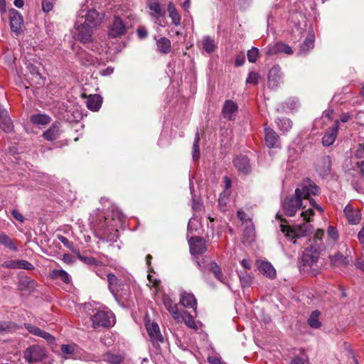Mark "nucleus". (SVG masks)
<instances>
[{
  "instance_id": "nucleus-29",
  "label": "nucleus",
  "mask_w": 364,
  "mask_h": 364,
  "mask_svg": "<svg viewBox=\"0 0 364 364\" xmlns=\"http://www.w3.org/2000/svg\"><path fill=\"white\" fill-rule=\"evenodd\" d=\"M60 122H55L50 129H48L43 133L44 138L48 141H53L56 139L59 136L60 133Z\"/></svg>"
},
{
  "instance_id": "nucleus-49",
  "label": "nucleus",
  "mask_w": 364,
  "mask_h": 364,
  "mask_svg": "<svg viewBox=\"0 0 364 364\" xmlns=\"http://www.w3.org/2000/svg\"><path fill=\"white\" fill-rule=\"evenodd\" d=\"M208 270L212 272L215 277L220 282H225L223 279V277H222V274H221V272H220V267L214 262H210V264H209V268L208 269Z\"/></svg>"
},
{
  "instance_id": "nucleus-23",
  "label": "nucleus",
  "mask_w": 364,
  "mask_h": 364,
  "mask_svg": "<svg viewBox=\"0 0 364 364\" xmlns=\"http://www.w3.org/2000/svg\"><path fill=\"white\" fill-rule=\"evenodd\" d=\"M338 124L339 121L336 120L333 127L324 134L322 139L323 146H328L335 141L337 136Z\"/></svg>"
},
{
  "instance_id": "nucleus-15",
  "label": "nucleus",
  "mask_w": 364,
  "mask_h": 364,
  "mask_svg": "<svg viewBox=\"0 0 364 364\" xmlns=\"http://www.w3.org/2000/svg\"><path fill=\"white\" fill-rule=\"evenodd\" d=\"M146 4L150 10V15L155 19V23L161 26H164V23L160 20L163 16V11L161 8L159 0H147Z\"/></svg>"
},
{
  "instance_id": "nucleus-46",
  "label": "nucleus",
  "mask_w": 364,
  "mask_h": 364,
  "mask_svg": "<svg viewBox=\"0 0 364 364\" xmlns=\"http://www.w3.org/2000/svg\"><path fill=\"white\" fill-rule=\"evenodd\" d=\"M276 123L282 132H288L292 127V122L287 118L278 119Z\"/></svg>"
},
{
  "instance_id": "nucleus-2",
  "label": "nucleus",
  "mask_w": 364,
  "mask_h": 364,
  "mask_svg": "<svg viewBox=\"0 0 364 364\" xmlns=\"http://www.w3.org/2000/svg\"><path fill=\"white\" fill-rule=\"evenodd\" d=\"M90 5L91 4H89L88 1L82 5L77 12L76 20L82 21V23H85L92 28H95L101 23L102 17L95 8L90 7Z\"/></svg>"
},
{
  "instance_id": "nucleus-18",
  "label": "nucleus",
  "mask_w": 364,
  "mask_h": 364,
  "mask_svg": "<svg viewBox=\"0 0 364 364\" xmlns=\"http://www.w3.org/2000/svg\"><path fill=\"white\" fill-rule=\"evenodd\" d=\"M25 328L31 334L45 339L48 343L53 344L55 341L53 336L31 323H25Z\"/></svg>"
},
{
  "instance_id": "nucleus-20",
  "label": "nucleus",
  "mask_w": 364,
  "mask_h": 364,
  "mask_svg": "<svg viewBox=\"0 0 364 364\" xmlns=\"http://www.w3.org/2000/svg\"><path fill=\"white\" fill-rule=\"evenodd\" d=\"M331 161L328 156H323L316 164V171L320 176L324 177L331 172Z\"/></svg>"
},
{
  "instance_id": "nucleus-64",
  "label": "nucleus",
  "mask_w": 364,
  "mask_h": 364,
  "mask_svg": "<svg viewBox=\"0 0 364 364\" xmlns=\"http://www.w3.org/2000/svg\"><path fill=\"white\" fill-rule=\"evenodd\" d=\"M198 224V220L196 218H192L190 219L188 224V231L193 232L197 229V225Z\"/></svg>"
},
{
  "instance_id": "nucleus-62",
  "label": "nucleus",
  "mask_w": 364,
  "mask_h": 364,
  "mask_svg": "<svg viewBox=\"0 0 364 364\" xmlns=\"http://www.w3.org/2000/svg\"><path fill=\"white\" fill-rule=\"evenodd\" d=\"M279 48H280L279 53H286L287 55L293 54L292 48L286 44V43L280 42V47Z\"/></svg>"
},
{
  "instance_id": "nucleus-8",
  "label": "nucleus",
  "mask_w": 364,
  "mask_h": 364,
  "mask_svg": "<svg viewBox=\"0 0 364 364\" xmlns=\"http://www.w3.org/2000/svg\"><path fill=\"white\" fill-rule=\"evenodd\" d=\"M144 321L150 341L155 348L159 347L160 343L164 342V337L161 333L159 326L156 322L151 321L148 316L145 317Z\"/></svg>"
},
{
  "instance_id": "nucleus-5",
  "label": "nucleus",
  "mask_w": 364,
  "mask_h": 364,
  "mask_svg": "<svg viewBox=\"0 0 364 364\" xmlns=\"http://www.w3.org/2000/svg\"><path fill=\"white\" fill-rule=\"evenodd\" d=\"M92 326L95 328L100 327L109 328L115 323V317L110 311H97L92 316Z\"/></svg>"
},
{
  "instance_id": "nucleus-42",
  "label": "nucleus",
  "mask_w": 364,
  "mask_h": 364,
  "mask_svg": "<svg viewBox=\"0 0 364 364\" xmlns=\"http://www.w3.org/2000/svg\"><path fill=\"white\" fill-rule=\"evenodd\" d=\"M242 287H249L252 283V277L247 272L240 271L237 272Z\"/></svg>"
},
{
  "instance_id": "nucleus-27",
  "label": "nucleus",
  "mask_w": 364,
  "mask_h": 364,
  "mask_svg": "<svg viewBox=\"0 0 364 364\" xmlns=\"http://www.w3.org/2000/svg\"><path fill=\"white\" fill-rule=\"evenodd\" d=\"M235 166L243 173H247L250 171L249 159L244 156H238L234 160Z\"/></svg>"
},
{
  "instance_id": "nucleus-16",
  "label": "nucleus",
  "mask_w": 364,
  "mask_h": 364,
  "mask_svg": "<svg viewBox=\"0 0 364 364\" xmlns=\"http://www.w3.org/2000/svg\"><path fill=\"white\" fill-rule=\"evenodd\" d=\"M282 73L278 65H274L268 73V87L271 89L277 88L282 81Z\"/></svg>"
},
{
  "instance_id": "nucleus-7",
  "label": "nucleus",
  "mask_w": 364,
  "mask_h": 364,
  "mask_svg": "<svg viewBox=\"0 0 364 364\" xmlns=\"http://www.w3.org/2000/svg\"><path fill=\"white\" fill-rule=\"evenodd\" d=\"M104 222L105 225L99 226V230H102L103 237L107 241L115 242L119 237V230L115 228L118 226L117 223L120 222L119 216H118L117 220L114 218L109 220L108 218H105Z\"/></svg>"
},
{
  "instance_id": "nucleus-41",
  "label": "nucleus",
  "mask_w": 364,
  "mask_h": 364,
  "mask_svg": "<svg viewBox=\"0 0 364 364\" xmlns=\"http://www.w3.org/2000/svg\"><path fill=\"white\" fill-rule=\"evenodd\" d=\"M195 259L201 272H205L209 268V264L211 262L210 258L206 256H198L195 257Z\"/></svg>"
},
{
  "instance_id": "nucleus-43",
  "label": "nucleus",
  "mask_w": 364,
  "mask_h": 364,
  "mask_svg": "<svg viewBox=\"0 0 364 364\" xmlns=\"http://www.w3.org/2000/svg\"><path fill=\"white\" fill-rule=\"evenodd\" d=\"M319 315L320 312L318 311H314L309 318H308L309 325L314 328H318L321 326V323L319 321Z\"/></svg>"
},
{
  "instance_id": "nucleus-54",
  "label": "nucleus",
  "mask_w": 364,
  "mask_h": 364,
  "mask_svg": "<svg viewBox=\"0 0 364 364\" xmlns=\"http://www.w3.org/2000/svg\"><path fill=\"white\" fill-rule=\"evenodd\" d=\"M28 68V70H29L31 74L33 76H35L39 80H41V82H38V83L41 84V83L43 82V77H41L40 72H39V69L37 66L33 65H29Z\"/></svg>"
},
{
  "instance_id": "nucleus-26",
  "label": "nucleus",
  "mask_w": 364,
  "mask_h": 364,
  "mask_svg": "<svg viewBox=\"0 0 364 364\" xmlns=\"http://www.w3.org/2000/svg\"><path fill=\"white\" fill-rule=\"evenodd\" d=\"M164 304L166 309L172 315L173 318L177 321H181V314L178 310L177 305L168 297L164 299Z\"/></svg>"
},
{
  "instance_id": "nucleus-45",
  "label": "nucleus",
  "mask_w": 364,
  "mask_h": 364,
  "mask_svg": "<svg viewBox=\"0 0 364 364\" xmlns=\"http://www.w3.org/2000/svg\"><path fill=\"white\" fill-rule=\"evenodd\" d=\"M202 45L203 49L207 53L213 52L215 48V43L213 39H212L210 36H205L203 39Z\"/></svg>"
},
{
  "instance_id": "nucleus-22",
  "label": "nucleus",
  "mask_w": 364,
  "mask_h": 364,
  "mask_svg": "<svg viewBox=\"0 0 364 364\" xmlns=\"http://www.w3.org/2000/svg\"><path fill=\"white\" fill-rule=\"evenodd\" d=\"M265 143L269 148H276L279 145V135L270 127H265Z\"/></svg>"
},
{
  "instance_id": "nucleus-24",
  "label": "nucleus",
  "mask_w": 364,
  "mask_h": 364,
  "mask_svg": "<svg viewBox=\"0 0 364 364\" xmlns=\"http://www.w3.org/2000/svg\"><path fill=\"white\" fill-rule=\"evenodd\" d=\"M180 303L184 307L191 308L196 309L197 301L195 296L192 293L186 292L185 291H181Z\"/></svg>"
},
{
  "instance_id": "nucleus-25",
  "label": "nucleus",
  "mask_w": 364,
  "mask_h": 364,
  "mask_svg": "<svg viewBox=\"0 0 364 364\" xmlns=\"http://www.w3.org/2000/svg\"><path fill=\"white\" fill-rule=\"evenodd\" d=\"M343 213L350 224L356 225L360 223L361 215L358 210H354L351 205H346Z\"/></svg>"
},
{
  "instance_id": "nucleus-4",
  "label": "nucleus",
  "mask_w": 364,
  "mask_h": 364,
  "mask_svg": "<svg viewBox=\"0 0 364 364\" xmlns=\"http://www.w3.org/2000/svg\"><path fill=\"white\" fill-rule=\"evenodd\" d=\"M237 216L244 225L242 241L244 244H250L255 241L256 237L254 224L242 210L237 211Z\"/></svg>"
},
{
  "instance_id": "nucleus-63",
  "label": "nucleus",
  "mask_w": 364,
  "mask_h": 364,
  "mask_svg": "<svg viewBox=\"0 0 364 364\" xmlns=\"http://www.w3.org/2000/svg\"><path fill=\"white\" fill-rule=\"evenodd\" d=\"M314 215V211L311 208H308L306 210H303L301 213V216L303 218L305 221H310L311 218Z\"/></svg>"
},
{
  "instance_id": "nucleus-6",
  "label": "nucleus",
  "mask_w": 364,
  "mask_h": 364,
  "mask_svg": "<svg viewBox=\"0 0 364 364\" xmlns=\"http://www.w3.org/2000/svg\"><path fill=\"white\" fill-rule=\"evenodd\" d=\"M319 193V187L310 179L304 180L301 184L296 188L295 196L300 198L301 201L303 200H308L311 198V196H316Z\"/></svg>"
},
{
  "instance_id": "nucleus-50",
  "label": "nucleus",
  "mask_w": 364,
  "mask_h": 364,
  "mask_svg": "<svg viewBox=\"0 0 364 364\" xmlns=\"http://www.w3.org/2000/svg\"><path fill=\"white\" fill-rule=\"evenodd\" d=\"M192 156L193 161H196L200 158V150H199V134L198 132L196 133L193 145V151Z\"/></svg>"
},
{
  "instance_id": "nucleus-39",
  "label": "nucleus",
  "mask_w": 364,
  "mask_h": 364,
  "mask_svg": "<svg viewBox=\"0 0 364 364\" xmlns=\"http://www.w3.org/2000/svg\"><path fill=\"white\" fill-rule=\"evenodd\" d=\"M0 243L9 250H17V246L13 240L4 233H0Z\"/></svg>"
},
{
  "instance_id": "nucleus-58",
  "label": "nucleus",
  "mask_w": 364,
  "mask_h": 364,
  "mask_svg": "<svg viewBox=\"0 0 364 364\" xmlns=\"http://www.w3.org/2000/svg\"><path fill=\"white\" fill-rule=\"evenodd\" d=\"M55 0H42V9L44 12L50 11L55 4Z\"/></svg>"
},
{
  "instance_id": "nucleus-3",
  "label": "nucleus",
  "mask_w": 364,
  "mask_h": 364,
  "mask_svg": "<svg viewBox=\"0 0 364 364\" xmlns=\"http://www.w3.org/2000/svg\"><path fill=\"white\" fill-rule=\"evenodd\" d=\"M313 229L310 224L303 223L291 227L284 224L280 225V230L284 234L285 237L289 240H293L295 243V239L304 237Z\"/></svg>"
},
{
  "instance_id": "nucleus-13",
  "label": "nucleus",
  "mask_w": 364,
  "mask_h": 364,
  "mask_svg": "<svg viewBox=\"0 0 364 364\" xmlns=\"http://www.w3.org/2000/svg\"><path fill=\"white\" fill-rule=\"evenodd\" d=\"M188 244L190 252L195 257L203 254L207 250L205 241L199 237H191L188 240Z\"/></svg>"
},
{
  "instance_id": "nucleus-56",
  "label": "nucleus",
  "mask_w": 364,
  "mask_h": 364,
  "mask_svg": "<svg viewBox=\"0 0 364 364\" xmlns=\"http://www.w3.org/2000/svg\"><path fill=\"white\" fill-rule=\"evenodd\" d=\"M78 258L85 263L90 265L98 266L100 262L92 257H83L78 254Z\"/></svg>"
},
{
  "instance_id": "nucleus-33",
  "label": "nucleus",
  "mask_w": 364,
  "mask_h": 364,
  "mask_svg": "<svg viewBox=\"0 0 364 364\" xmlns=\"http://www.w3.org/2000/svg\"><path fill=\"white\" fill-rule=\"evenodd\" d=\"M31 122L36 125H46L50 123V117L45 114H36L31 115L30 117Z\"/></svg>"
},
{
  "instance_id": "nucleus-31",
  "label": "nucleus",
  "mask_w": 364,
  "mask_h": 364,
  "mask_svg": "<svg viewBox=\"0 0 364 364\" xmlns=\"http://www.w3.org/2000/svg\"><path fill=\"white\" fill-rule=\"evenodd\" d=\"M259 270L269 279H274L276 277V270L269 262H262L259 266Z\"/></svg>"
},
{
  "instance_id": "nucleus-30",
  "label": "nucleus",
  "mask_w": 364,
  "mask_h": 364,
  "mask_svg": "<svg viewBox=\"0 0 364 364\" xmlns=\"http://www.w3.org/2000/svg\"><path fill=\"white\" fill-rule=\"evenodd\" d=\"M50 277L52 279H59L65 284H69L71 281L69 274L63 269H55L50 273Z\"/></svg>"
},
{
  "instance_id": "nucleus-21",
  "label": "nucleus",
  "mask_w": 364,
  "mask_h": 364,
  "mask_svg": "<svg viewBox=\"0 0 364 364\" xmlns=\"http://www.w3.org/2000/svg\"><path fill=\"white\" fill-rule=\"evenodd\" d=\"M237 109L238 107L235 102L232 100H226L223 107V114L225 118L233 120Z\"/></svg>"
},
{
  "instance_id": "nucleus-36",
  "label": "nucleus",
  "mask_w": 364,
  "mask_h": 364,
  "mask_svg": "<svg viewBox=\"0 0 364 364\" xmlns=\"http://www.w3.org/2000/svg\"><path fill=\"white\" fill-rule=\"evenodd\" d=\"M78 58L81 63L86 66L95 65L97 62L96 58L94 56L85 51L79 53Z\"/></svg>"
},
{
  "instance_id": "nucleus-9",
  "label": "nucleus",
  "mask_w": 364,
  "mask_h": 364,
  "mask_svg": "<svg viewBox=\"0 0 364 364\" xmlns=\"http://www.w3.org/2000/svg\"><path fill=\"white\" fill-rule=\"evenodd\" d=\"M92 27L82 23V21H78L76 20L73 31V36L75 39L82 43H86L92 40Z\"/></svg>"
},
{
  "instance_id": "nucleus-11",
  "label": "nucleus",
  "mask_w": 364,
  "mask_h": 364,
  "mask_svg": "<svg viewBox=\"0 0 364 364\" xmlns=\"http://www.w3.org/2000/svg\"><path fill=\"white\" fill-rule=\"evenodd\" d=\"M46 350L38 345H33L27 348L23 353L25 360L31 363L40 362L46 357Z\"/></svg>"
},
{
  "instance_id": "nucleus-55",
  "label": "nucleus",
  "mask_w": 364,
  "mask_h": 364,
  "mask_svg": "<svg viewBox=\"0 0 364 364\" xmlns=\"http://www.w3.org/2000/svg\"><path fill=\"white\" fill-rule=\"evenodd\" d=\"M331 264L333 265H339L344 263L345 258L341 253L335 254L330 257Z\"/></svg>"
},
{
  "instance_id": "nucleus-57",
  "label": "nucleus",
  "mask_w": 364,
  "mask_h": 364,
  "mask_svg": "<svg viewBox=\"0 0 364 364\" xmlns=\"http://www.w3.org/2000/svg\"><path fill=\"white\" fill-rule=\"evenodd\" d=\"M280 42L275 43L273 46H268L266 50V54L267 55H273L279 53Z\"/></svg>"
},
{
  "instance_id": "nucleus-37",
  "label": "nucleus",
  "mask_w": 364,
  "mask_h": 364,
  "mask_svg": "<svg viewBox=\"0 0 364 364\" xmlns=\"http://www.w3.org/2000/svg\"><path fill=\"white\" fill-rule=\"evenodd\" d=\"M107 278L108 282L109 289L111 291V293L114 296H116V291H118L119 279L114 274L111 273H107Z\"/></svg>"
},
{
  "instance_id": "nucleus-60",
  "label": "nucleus",
  "mask_w": 364,
  "mask_h": 364,
  "mask_svg": "<svg viewBox=\"0 0 364 364\" xmlns=\"http://www.w3.org/2000/svg\"><path fill=\"white\" fill-rule=\"evenodd\" d=\"M18 269L31 270L33 269L34 267L31 263L26 260L18 259Z\"/></svg>"
},
{
  "instance_id": "nucleus-35",
  "label": "nucleus",
  "mask_w": 364,
  "mask_h": 364,
  "mask_svg": "<svg viewBox=\"0 0 364 364\" xmlns=\"http://www.w3.org/2000/svg\"><path fill=\"white\" fill-rule=\"evenodd\" d=\"M181 321H183L188 327L194 330H198V325L201 324L200 323H196L193 316L186 311H183V314H181Z\"/></svg>"
},
{
  "instance_id": "nucleus-12",
  "label": "nucleus",
  "mask_w": 364,
  "mask_h": 364,
  "mask_svg": "<svg viewBox=\"0 0 364 364\" xmlns=\"http://www.w3.org/2000/svg\"><path fill=\"white\" fill-rule=\"evenodd\" d=\"M128 26L126 23L119 16H114L113 23L109 28V36L112 38H117L124 35L127 31Z\"/></svg>"
},
{
  "instance_id": "nucleus-1",
  "label": "nucleus",
  "mask_w": 364,
  "mask_h": 364,
  "mask_svg": "<svg viewBox=\"0 0 364 364\" xmlns=\"http://www.w3.org/2000/svg\"><path fill=\"white\" fill-rule=\"evenodd\" d=\"M323 230L318 229L314 237L309 239V245L304 251L301 257V263L304 267H311L318 262L320 252L325 247L323 242Z\"/></svg>"
},
{
  "instance_id": "nucleus-10",
  "label": "nucleus",
  "mask_w": 364,
  "mask_h": 364,
  "mask_svg": "<svg viewBox=\"0 0 364 364\" xmlns=\"http://www.w3.org/2000/svg\"><path fill=\"white\" fill-rule=\"evenodd\" d=\"M301 199L294 195V196L287 198L282 203V209L284 214L287 216L292 217L295 215L296 211L301 208H305Z\"/></svg>"
},
{
  "instance_id": "nucleus-44",
  "label": "nucleus",
  "mask_w": 364,
  "mask_h": 364,
  "mask_svg": "<svg viewBox=\"0 0 364 364\" xmlns=\"http://www.w3.org/2000/svg\"><path fill=\"white\" fill-rule=\"evenodd\" d=\"M328 242L329 244L335 243L339 238V235L336 227L330 225L327 229Z\"/></svg>"
},
{
  "instance_id": "nucleus-17",
  "label": "nucleus",
  "mask_w": 364,
  "mask_h": 364,
  "mask_svg": "<svg viewBox=\"0 0 364 364\" xmlns=\"http://www.w3.org/2000/svg\"><path fill=\"white\" fill-rule=\"evenodd\" d=\"M25 328L31 334L45 339L48 343L53 344L55 341L53 336L31 323H25Z\"/></svg>"
},
{
  "instance_id": "nucleus-28",
  "label": "nucleus",
  "mask_w": 364,
  "mask_h": 364,
  "mask_svg": "<svg viewBox=\"0 0 364 364\" xmlns=\"http://www.w3.org/2000/svg\"><path fill=\"white\" fill-rule=\"evenodd\" d=\"M102 103V99L99 95H90L86 102L87 108L94 112L100 109Z\"/></svg>"
},
{
  "instance_id": "nucleus-52",
  "label": "nucleus",
  "mask_w": 364,
  "mask_h": 364,
  "mask_svg": "<svg viewBox=\"0 0 364 364\" xmlns=\"http://www.w3.org/2000/svg\"><path fill=\"white\" fill-rule=\"evenodd\" d=\"M259 55V49L256 47H252L247 52V59L250 63H255Z\"/></svg>"
},
{
  "instance_id": "nucleus-51",
  "label": "nucleus",
  "mask_w": 364,
  "mask_h": 364,
  "mask_svg": "<svg viewBox=\"0 0 364 364\" xmlns=\"http://www.w3.org/2000/svg\"><path fill=\"white\" fill-rule=\"evenodd\" d=\"M228 200V193L226 191L222 193L218 199V205L222 211L226 210L227 200Z\"/></svg>"
},
{
  "instance_id": "nucleus-61",
  "label": "nucleus",
  "mask_w": 364,
  "mask_h": 364,
  "mask_svg": "<svg viewBox=\"0 0 364 364\" xmlns=\"http://www.w3.org/2000/svg\"><path fill=\"white\" fill-rule=\"evenodd\" d=\"M2 267L7 269H18V259L6 261L2 264Z\"/></svg>"
},
{
  "instance_id": "nucleus-59",
  "label": "nucleus",
  "mask_w": 364,
  "mask_h": 364,
  "mask_svg": "<svg viewBox=\"0 0 364 364\" xmlns=\"http://www.w3.org/2000/svg\"><path fill=\"white\" fill-rule=\"evenodd\" d=\"M308 361V358L304 353L294 357L290 364H306Z\"/></svg>"
},
{
  "instance_id": "nucleus-47",
  "label": "nucleus",
  "mask_w": 364,
  "mask_h": 364,
  "mask_svg": "<svg viewBox=\"0 0 364 364\" xmlns=\"http://www.w3.org/2000/svg\"><path fill=\"white\" fill-rule=\"evenodd\" d=\"M0 127L6 132H10L13 129V124L8 114L0 119Z\"/></svg>"
},
{
  "instance_id": "nucleus-32",
  "label": "nucleus",
  "mask_w": 364,
  "mask_h": 364,
  "mask_svg": "<svg viewBox=\"0 0 364 364\" xmlns=\"http://www.w3.org/2000/svg\"><path fill=\"white\" fill-rule=\"evenodd\" d=\"M157 50L162 54H167L171 51V43L169 39L161 37L156 40Z\"/></svg>"
},
{
  "instance_id": "nucleus-48",
  "label": "nucleus",
  "mask_w": 364,
  "mask_h": 364,
  "mask_svg": "<svg viewBox=\"0 0 364 364\" xmlns=\"http://www.w3.org/2000/svg\"><path fill=\"white\" fill-rule=\"evenodd\" d=\"M105 360L109 364H119L123 360V357L120 355L108 353L105 355Z\"/></svg>"
},
{
  "instance_id": "nucleus-19",
  "label": "nucleus",
  "mask_w": 364,
  "mask_h": 364,
  "mask_svg": "<svg viewBox=\"0 0 364 364\" xmlns=\"http://www.w3.org/2000/svg\"><path fill=\"white\" fill-rule=\"evenodd\" d=\"M315 35L312 28H310L304 42L301 45L298 55H306L314 47Z\"/></svg>"
},
{
  "instance_id": "nucleus-34",
  "label": "nucleus",
  "mask_w": 364,
  "mask_h": 364,
  "mask_svg": "<svg viewBox=\"0 0 364 364\" xmlns=\"http://www.w3.org/2000/svg\"><path fill=\"white\" fill-rule=\"evenodd\" d=\"M167 11L173 24L175 26H179L181 24V16L178 13L176 6L173 3L170 2L168 4Z\"/></svg>"
},
{
  "instance_id": "nucleus-53",
  "label": "nucleus",
  "mask_w": 364,
  "mask_h": 364,
  "mask_svg": "<svg viewBox=\"0 0 364 364\" xmlns=\"http://www.w3.org/2000/svg\"><path fill=\"white\" fill-rule=\"evenodd\" d=\"M261 78L258 73L250 72L246 79V82L249 84H257Z\"/></svg>"
},
{
  "instance_id": "nucleus-38",
  "label": "nucleus",
  "mask_w": 364,
  "mask_h": 364,
  "mask_svg": "<svg viewBox=\"0 0 364 364\" xmlns=\"http://www.w3.org/2000/svg\"><path fill=\"white\" fill-rule=\"evenodd\" d=\"M77 346L75 344H64L60 347L61 351L63 354V357L65 359H68L69 355H73V358L75 359L77 356L75 355V350Z\"/></svg>"
},
{
  "instance_id": "nucleus-40",
  "label": "nucleus",
  "mask_w": 364,
  "mask_h": 364,
  "mask_svg": "<svg viewBox=\"0 0 364 364\" xmlns=\"http://www.w3.org/2000/svg\"><path fill=\"white\" fill-rule=\"evenodd\" d=\"M16 329V324L15 323L9 321H0V334L13 332Z\"/></svg>"
},
{
  "instance_id": "nucleus-14",
  "label": "nucleus",
  "mask_w": 364,
  "mask_h": 364,
  "mask_svg": "<svg viewBox=\"0 0 364 364\" xmlns=\"http://www.w3.org/2000/svg\"><path fill=\"white\" fill-rule=\"evenodd\" d=\"M11 28L13 32L19 34L22 31L23 20L21 14L14 9L9 10Z\"/></svg>"
}]
</instances>
